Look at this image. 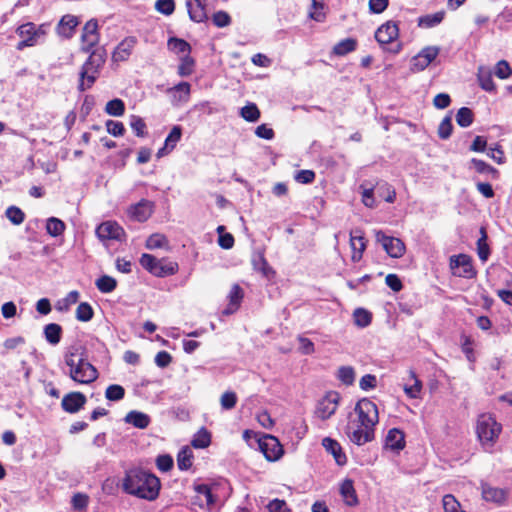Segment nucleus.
Masks as SVG:
<instances>
[{
	"label": "nucleus",
	"instance_id": "52",
	"mask_svg": "<svg viewBox=\"0 0 512 512\" xmlns=\"http://www.w3.org/2000/svg\"><path fill=\"white\" fill-rule=\"evenodd\" d=\"M338 379L345 385H351L355 380V372L351 366H341L338 369Z\"/></svg>",
	"mask_w": 512,
	"mask_h": 512
},
{
	"label": "nucleus",
	"instance_id": "60",
	"mask_svg": "<svg viewBox=\"0 0 512 512\" xmlns=\"http://www.w3.org/2000/svg\"><path fill=\"white\" fill-rule=\"evenodd\" d=\"M471 164L473 165L474 169L481 174H489V173H495L496 169L487 164L486 162L473 158L471 160Z\"/></svg>",
	"mask_w": 512,
	"mask_h": 512
},
{
	"label": "nucleus",
	"instance_id": "2",
	"mask_svg": "<svg viewBox=\"0 0 512 512\" xmlns=\"http://www.w3.org/2000/svg\"><path fill=\"white\" fill-rule=\"evenodd\" d=\"M123 487L127 493L151 501L159 494L160 481L154 474L141 469H132L126 473Z\"/></svg>",
	"mask_w": 512,
	"mask_h": 512
},
{
	"label": "nucleus",
	"instance_id": "6",
	"mask_svg": "<svg viewBox=\"0 0 512 512\" xmlns=\"http://www.w3.org/2000/svg\"><path fill=\"white\" fill-rule=\"evenodd\" d=\"M355 412L358 415V423L369 429H375L379 421L378 409L374 402L369 399H361L357 402Z\"/></svg>",
	"mask_w": 512,
	"mask_h": 512
},
{
	"label": "nucleus",
	"instance_id": "35",
	"mask_svg": "<svg viewBox=\"0 0 512 512\" xmlns=\"http://www.w3.org/2000/svg\"><path fill=\"white\" fill-rule=\"evenodd\" d=\"M65 227V223L56 217H50L47 219L46 231L52 237L60 236L64 232Z\"/></svg>",
	"mask_w": 512,
	"mask_h": 512
},
{
	"label": "nucleus",
	"instance_id": "20",
	"mask_svg": "<svg viewBox=\"0 0 512 512\" xmlns=\"http://www.w3.org/2000/svg\"><path fill=\"white\" fill-rule=\"evenodd\" d=\"M243 290L238 284H234L228 294L229 304L223 310L224 315H230L236 312L243 299Z\"/></svg>",
	"mask_w": 512,
	"mask_h": 512
},
{
	"label": "nucleus",
	"instance_id": "58",
	"mask_svg": "<svg viewBox=\"0 0 512 512\" xmlns=\"http://www.w3.org/2000/svg\"><path fill=\"white\" fill-rule=\"evenodd\" d=\"M511 68L507 61L500 60L495 66V75L500 79H506L511 75Z\"/></svg>",
	"mask_w": 512,
	"mask_h": 512
},
{
	"label": "nucleus",
	"instance_id": "31",
	"mask_svg": "<svg viewBox=\"0 0 512 512\" xmlns=\"http://www.w3.org/2000/svg\"><path fill=\"white\" fill-rule=\"evenodd\" d=\"M252 265L254 270L261 272L265 277H269L271 274H274V271L268 265L262 253H257L253 256Z\"/></svg>",
	"mask_w": 512,
	"mask_h": 512
},
{
	"label": "nucleus",
	"instance_id": "15",
	"mask_svg": "<svg viewBox=\"0 0 512 512\" xmlns=\"http://www.w3.org/2000/svg\"><path fill=\"white\" fill-rule=\"evenodd\" d=\"M399 35V29L395 22L388 21L381 25L375 32V39L381 45L393 42Z\"/></svg>",
	"mask_w": 512,
	"mask_h": 512
},
{
	"label": "nucleus",
	"instance_id": "1",
	"mask_svg": "<svg viewBox=\"0 0 512 512\" xmlns=\"http://www.w3.org/2000/svg\"><path fill=\"white\" fill-rule=\"evenodd\" d=\"M64 362L69 377L79 384H90L98 378L97 369L87 360L80 346H70L64 354Z\"/></svg>",
	"mask_w": 512,
	"mask_h": 512
},
{
	"label": "nucleus",
	"instance_id": "37",
	"mask_svg": "<svg viewBox=\"0 0 512 512\" xmlns=\"http://www.w3.org/2000/svg\"><path fill=\"white\" fill-rule=\"evenodd\" d=\"M169 91L179 93V95H174L175 100L178 102H187L190 96L191 85L188 82H180L169 89Z\"/></svg>",
	"mask_w": 512,
	"mask_h": 512
},
{
	"label": "nucleus",
	"instance_id": "61",
	"mask_svg": "<svg viewBox=\"0 0 512 512\" xmlns=\"http://www.w3.org/2000/svg\"><path fill=\"white\" fill-rule=\"evenodd\" d=\"M315 179V173L312 170H300L295 175V180L298 183L309 184Z\"/></svg>",
	"mask_w": 512,
	"mask_h": 512
},
{
	"label": "nucleus",
	"instance_id": "7",
	"mask_svg": "<svg viewBox=\"0 0 512 512\" xmlns=\"http://www.w3.org/2000/svg\"><path fill=\"white\" fill-rule=\"evenodd\" d=\"M449 266L454 276L471 279L476 276L472 258L467 254L452 255Z\"/></svg>",
	"mask_w": 512,
	"mask_h": 512
},
{
	"label": "nucleus",
	"instance_id": "33",
	"mask_svg": "<svg viewBox=\"0 0 512 512\" xmlns=\"http://www.w3.org/2000/svg\"><path fill=\"white\" fill-rule=\"evenodd\" d=\"M481 237L477 241V254L482 262H486L490 255V249L487 244V233L485 228L480 229Z\"/></svg>",
	"mask_w": 512,
	"mask_h": 512
},
{
	"label": "nucleus",
	"instance_id": "46",
	"mask_svg": "<svg viewBox=\"0 0 512 512\" xmlns=\"http://www.w3.org/2000/svg\"><path fill=\"white\" fill-rule=\"evenodd\" d=\"M240 115L248 122H256L260 118V111L256 104L249 103L241 108Z\"/></svg>",
	"mask_w": 512,
	"mask_h": 512
},
{
	"label": "nucleus",
	"instance_id": "5",
	"mask_svg": "<svg viewBox=\"0 0 512 512\" xmlns=\"http://www.w3.org/2000/svg\"><path fill=\"white\" fill-rule=\"evenodd\" d=\"M141 266L156 277L174 275L178 271V264L166 258L157 259L151 254L144 253L139 260Z\"/></svg>",
	"mask_w": 512,
	"mask_h": 512
},
{
	"label": "nucleus",
	"instance_id": "14",
	"mask_svg": "<svg viewBox=\"0 0 512 512\" xmlns=\"http://www.w3.org/2000/svg\"><path fill=\"white\" fill-rule=\"evenodd\" d=\"M96 234L101 240H120L124 230L116 222L106 221L97 227Z\"/></svg>",
	"mask_w": 512,
	"mask_h": 512
},
{
	"label": "nucleus",
	"instance_id": "43",
	"mask_svg": "<svg viewBox=\"0 0 512 512\" xmlns=\"http://www.w3.org/2000/svg\"><path fill=\"white\" fill-rule=\"evenodd\" d=\"M211 442L210 433L205 429H200L194 436L191 444L195 448H206Z\"/></svg>",
	"mask_w": 512,
	"mask_h": 512
},
{
	"label": "nucleus",
	"instance_id": "11",
	"mask_svg": "<svg viewBox=\"0 0 512 512\" xmlns=\"http://www.w3.org/2000/svg\"><path fill=\"white\" fill-rule=\"evenodd\" d=\"M261 452L268 461H277L283 454V448L278 439L272 435H264L258 440Z\"/></svg>",
	"mask_w": 512,
	"mask_h": 512
},
{
	"label": "nucleus",
	"instance_id": "36",
	"mask_svg": "<svg viewBox=\"0 0 512 512\" xmlns=\"http://www.w3.org/2000/svg\"><path fill=\"white\" fill-rule=\"evenodd\" d=\"M169 49L177 54L189 55L191 46L188 42L179 38H170L168 41Z\"/></svg>",
	"mask_w": 512,
	"mask_h": 512
},
{
	"label": "nucleus",
	"instance_id": "16",
	"mask_svg": "<svg viewBox=\"0 0 512 512\" xmlns=\"http://www.w3.org/2000/svg\"><path fill=\"white\" fill-rule=\"evenodd\" d=\"M86 403V397L81 392H71L62 399V408L68 413L78 412Z\"/></svg>",
	"mask_w": 512,
	"mask_h": 512
},
{
	"label": "nucleus",
	"instance_id": "25",
	"mask_svg": "<svg viewBox=\"0 0 512 512\" xmlns=\"http://www.w3.org/2000/svg\"><path fill=\"white\" fill-rule=\"evenodd\" d=\"M124 420L126 423L139 429L147 428L151 422L149 415L135 410L127 413Z\"/></svg>",
	"mask_w": 512,
	"mask_h": 512
},
{
	"label": "nucleus",
	"instance_id": "38",
	"mask_svg": "<svg viewBox=\"0 0 512 512\" xmlns=\"http://www.w3.org/2000/svg\"><path fill=\"white\" fill-rule=\"evenodd\" d=\"M105 112L110 116L120 117L125 112V104L121 99L115 98L107 102Z\"/></svg>",
	"mask_w": 512,
	"mask_h": 512
},
{
	"label": "nucleus",
	"instance_id": "56",
	"mask_svg": "<svg viewBox=\"0 0 512 512\" xmlns=\"http://www.w3.org/2000/svg\"><path fill=\"white\" fill-rule=\"evenodd\" d=\"M155 8L158 12L164 15H171L175 10L174 0H157Z\"/></svg>",
	"mask_w": 512,
	"mask_h": 512
},
{
	"label": "nucleus",
	"instance_id": "17",
	"mask_svg": "<svg viewBox=\"0 0 512 512\" xmlns=\"http://www.w3.org/2000/svg\"><path fill=\"white\" fill-rule=\"evenodd\" d=\"M153 212V205L148 200H141L129 208V215L138 222L146 221Z\"/></svg>",
	"mask_w": 512,
	"mask_h": 512
},
{
	"label": "nucleus",
	"instance_id": "48",
	"mask_svg": "<svg viewBox=\"0 0 512 512\" xmlns=\"http://www.w3.org/2000/svg\"><path fill=\"white\" fill-rule=\"evenodd\" d=\"M94 311L90 304L82 302L76 309V318L81 322H88L93 318Z\"/></svg>",
	"mask_w": 512,
	"mask_h": 512
},
{
	"label": "nucleus",
	"instance_id": "8",
	"mask_svg": "<svg viewBox=\"0 0 512 512\" xmlns=\"http://www.w3.org/2000/svg\"><path fill=\"white\" fill-rule=\"evenodd\" d=\"M376 241L379 242L386 253L392 258H400L404 255L406 247L399 238L387 236L383 231L375 232Z\"/></svg>",
	"mask_w": 512,
	"mask_h": 512
},
{
	"label": "nucleus",
	"instance_id": "54",
	"mask_svg": "<svg viewBox=\"0 0 512 512\" xmlns=\"http://www.w3.org/2000/svg\"><path fill=\"white\" fill-rule=\"evenodd\" d=\"M237 403V395L235 392L226 391L220 397V404L224 410H231Z\"/></svg>",
	"mask_w": 512,
	"mask_h": 512
},
{
	"label": "nucleus",
	"instance_id": "12",
	"mask_svg": "<svg viewBox=\"0 0 512 512\" xmlns=\"http://www.w3.org/2000/svg\"><path fill=\"white\" fill-rule=\"evenodd\" d=\"M347 435L352 443L362 446L374 440L375 429H369L357 422L355 426H349L347 428Z\"/></svg>",
	"mask_w": 512,
	"mask_h": 512
},
{
	"label": "nucleus",
	"instance_id": "55",
	"mask_svg": "<svg viewBox=\"0 0 512 512\" xmlns=\"http://www.w3.org/2000/svg\"><path fill=\"white\" fill-rule=\"evenodd\" d=\"M452 120L450 116H446L438 127V135L441 139H448L452 134Z\"/></svg>",
	"mask_w": 512,
	"mask_h": 512
},
{
	"label": "nucleus",
	"instance_id": "42",
	"mask_svg": "<svg viewBox=\"0 0 512 512\" xmlns=\"http://www.w3.org/2000/svg\"><path fill=\"white\" fill-rule=\"evenodd\" d=\"M444 11H438L434 14H428L419 18V26H424L427 28L434 27L440 24L444 19Z\"/></svg>",
	"mask_w": 512,
	"mask_h": 512
},
{
	"label": "nucleus",
	"instance_id": "23",
	"mask_svg": "<svg viewBox=\"0 0 512 512\" xmlns=\"http://www.w3.org/2000/svg\"><path fill=\"white\" fill-rule=\"evenodd\" d=\"M385 443L386 446L391 450H402L405 446L404 433L397 428L390 429L386 436Z\"/></svg>",
	"mask_w": 512,
	"mask_h": 512
},
{
	"label": "nucleus",
	"instance_id": "3",
	"mask_svg": "<svg viewBox=\"0 0 512 512\" xmlns=\"http://www.w3.org/2000/svg\"><path fill=\"white\" fill-rule=\"evenodd\" d=\"M105 61L106 52L103 48H97L91 52L79 73L80 79L78 89L80 91H85L94 84Z\"/></svg>",
	"mask_w": 512,
	"mask_h": 512
},
{
	"label": "nucleus",
	"instance_id": "47",
	"mask_svg": "<svg viewBox=\"0 0 512 512\" xmlns=\"http://www.w3.org/2000/svg\"><path fill=\"white\" fill-rule=\"evenodd\" d=\"M5 215L13 225H20L25 220L24 212L17 206H9Z\"/></svg>",
	"mask_w": 512,
	"mask_h": 512
},
{
	"label": "nucleus",
	"instance_id": "9",
	"mask_svg": "<svg viewBox=\"0 0 512 512\" xmlns=\"http://www.w3.org/2000/svg\"><path fill=\"white\" fill-rule=\"evenodd\" d=\"M47 28L48 26L46 24L36 26L32 22H28L19 26L16 32L20 38L26 39L35 46L44 40L47 34Z\"/></svg>",
	"mask_w": 512,
	"mask_h": 512
},
{
	"label": "nucleus",
	"instance_id": "39",
	"mask_svg": "<svg viewBox=\"0 0 512 512\" xmlns=\"http://www.w3.org/2000/svg\"><path fill=\"white\" fill-rule=\"evenodd\" d=\"M95 285L102 293H110L115 290L117 281L111 276L103 275L96 280Z\"/></svg>",
	"mask_w": 512,
	"mask_h": 512
},
{
	"label": "nucleus",
	"instance_id": "4",
	"mask_svg": "<svg viewBox=\"0 0 512 512\" xmlns=\"http://www.w3.org/2000/svg\"><path fill=\"white\" fill-rule=\"evenodd\" d=\"M501 430V424L490 414H482L478 417L476 433L481 445L485 449H491L494 446Z\"/></svg>",
	"mask_w": 512,
	"mask_h": 512
},
{
	"label": "nucleus",
	"instance_id": "57",
	"mask_svg": "<svg viewBox=\"0 0 512 512\" xmlns=\"http://www.w3.org/2000/svg\"><path fill=\"white\" fill-rule=\"evenodd\" d=\"M106 129L109 134L119 137L122 136L125 132V128L122 122L114 121V120H107L106 121Z\"/></svg>",
	"mask_w": 512,
	"mask_h": 512
},
{
	"label": "nucleus",
	"instance_id": "40",
	"mask_svg": "<svg viewBox=\"0 0 512 512\" xmlns=\"http://www.w3.org/2000/svg\"><path fill=\"white\" fill-rule=\"evenodd\" d=\"M474 120V114L470 108L462 107L456 114V122L459 126L466 128L469 127Z\"/></svg>",
	"mask_w": 512,
	"mask_h": 512
},
{
	"label": "nucleus",
	"instance_id": "59",
	"mask_svg": "<svg viewBox=\"0 0 512 512\" xmlns=\"http://www.w3.org/2000/svg\"><path fill=\"white\" fill-rule=\"evenodd\" d=\"M212 20L214 25L220 28L228 26L231 22L229 14L225 11L214 13Z\"/></svg>",
	"mask_w": 512,
	"mask_h": 512
},
{
	"label": "nucleus",
	"instance_id": "51",
	"mask_svg": "<svg viewBox=\"0 0 512 512\" xmlns=\"http://www.w3.org/2000/svg\"><path fill=\"white\" fill-rule=\"evenodd\" d=\"M411 378L414 380V383L410 386H405L404 391L410 398L416 399L419 397V394L422 389V383L421 381L416 377L415 373L413 371L410 372Z\"/></svg>",
	"mask_w": 512,
	"mask_h": 512
},
{
	"label": "nucleus",
	"instance_id": "10",
	"mask_svg": "<svg viewBox=\"0 0 512 512\" xmlns=\"http://www.w3.org/2000/svg\"><path fill=\"white\" fill-rule=\"evenodd\" d=\"M340 396L335 391L328 392L317 404L315 415L321 420L330 418L337 410Z\"/></svg>",
	"mask_w": 512,
	"mask_h": 512
},
{
	"label": "nucleus",
	"instance_id": "24",
	"mask_svg": "<svg viewBox=\"0 0 512 512\" xmlns=\"http://www.w3.org/2000/svg\"><path fill=\"white\" fill-rule=\"evenodd\" d=\"M340 494L346 505L352 507L358 504V498L351 479H346L342 482L340 486Z\"/></svg>",
	"mask_w": 512,
	"mask_h": 512
},
{
	"label": "nucleus",
	"instance_id": "27",
	"mask_svg": "<svg viewBox=\"0 0 512 512\" xmlns=\"http://www.w3.org/2000/svg\"><path fill=\"white\" fill-rule=\"evenodd\" d=\"M482 496L486 501H493L501 503L506 498L504 490L496 487H492L488 484H482Z\"/></svg>",
	"mask_w": 512,
	"mask_h": 512
},
{
	"label": "nucleus",
	"instance_id": "32",
	"mask_svg": "<svg viewBox=\"0 0 512 512\" xmlns=\"http://www.w3.org/2000/svg\"><path fill=\"white\" fill-rule=\"evenodd\" d=\"M478 81L481 88L485 91L492 92L495 90V84L492 79L491 72L484 68L480 67L478 70Z\"/></svg>",
	"mask_w": 512,
	"mask_h": 512
},
{
	"label": "nucleus",
	"instance_id": "21",
	"mask_svg": "<svg viewBox=\"0 0 512 512\" xmlns=\"http://www.w3.org/2000/svg\"><path fill=\"white\" fill-rule=\"evenodd\" d=\"M195 491L198 494V496L196 497L193 503L199 505L200 507H204V504L200 499V496H204L205 507L208 510H211L217 500L216 497L212 494L211 488L207 484H198L195 486Z\"/></svg>",
	"mask_w": 512,
	"mask_h": 512
},
{
	"label": "nucleus",
	"instance_id": "53",
	"mask_svg": "<svg viewBox=\"0 0 512 512\" xmlns=\"http://www.w3.org/2000/svg\"><path fill=\"white\" fill-rule=\"evenodd\" d=\"M130 127L138 137L146 135V124L141 117L132 115L130 117Z\"/></svg>",
	"mask_w": 512,
	"mask_h": 512
},
{
	"label": "nucleus",
	"instance_id": "44",
	"mask_svg": "<svg viewBox=\"0 0 512 512\" xmlns=\"http://www.w3.org/2000/svg\"><path fill=\"white\" fill-rule=\"evenodd\" d=\"M195 61L189 55H184L180 58V65L178 66V74L182 77H187L193 73Z\"/></svg>",
	"mask_w": 512,
	"mask_h": 512
},
{
	"label": "nucleus",
	"instance_id": "13",
	"mask_svg": "<svg viewBox=\"0 0 512 512\" xmlns=\"http://www.w3.org/2000/svg\"><path fill=\"white\" fill-rule=\"evenodd\" d=\"M439 54V48L429 46L423 48L416 56L411 60V66L413 71H423Z\"/></svg>",
	"mask_w": 512,
	"mask_h": 512
},
{
	"label": "nucleus",
	"instance_id": "49",
	"mask_svg": "<svg viewBox=\"0 0 512 512\" xmlns=\"http://www.w3.org/2000/svg\"><path fill=\"white\" fill-rule=\"evenodd\" d=\"M442 505L445 512H465L461 509L460 503L452 494L443 496Z\"/></svg>",
	"mask_w": 512,
	"mask_h": 512
},
{
	"label": "nucleus",
	"instance_id": "18",
	"mask_svg": "<svg viewBox=\"0 0 512 512\" xmlns=\"http://www.w3.org/2000/svg\"><path fill=\"white\" fill-rule=\"evenodd\" d=\"M182 136V128L179 125L173 126L170 133L165 139L164 146L160 148L157 152V157L161 158L167 154H169L180 141Z\"/></svg>",
	"mask_w": 512,
	"mask_h": 512
},
{
	"label": "nucleus",
	"instance_id": "45",
	"mask_svg": "<svg viewBox=\"0 0 512 512\" xmlns=\"http://www.w3.org/2000/svg\"><path fill=\"white\" fill-rule=\"evenodd\" d=\"M354 323L361 328L367 327L372 320L371 313L363 308H357L353 313Z\"/></svg>",
	"mask_w": 512,
	"mask_h": 512
},
{
	"label": "nucleus",
	"instance_id": "28",
	"mask_svg": "<svg viewBox=\"0 0 512 512\" xmlns=\"http://www.w3.org/2000/svg\"><path fill=\"white\" fill-rule=\"evenodd\" d=\"M62 327L56 323H49L44 327V336L51 345H57L61 340Z\"/></svg>",
	"mask_w": 512,
	"mask_h": 512
},
{
	"label": "nucleus",
	"instance_id": "62",
	"mask_svg": "<svg viewBox=\"0 0 512 512\" xmlns=\"http://www.w3.org/2000/svg\"><path fill=\"white\" fill-rule=\"evenodd\" d=\"M156 465L159 470L167 472L173 467V459L169 455H160L157 457Z\"/></svg>",
	"mask_w": 512,
	"mask_h": 512
},
{
	"label": "nucleus",
	"instance_id": "22",
	"mask_svg": "<svg viewBox=\"0 0 512 512\" xmlns=\"http://www.w3.org/2000/svg\"><path fill=\"white\" fill-rule=\"evenodd\" d=\"M135 43L136 40L133 37L126 38L122 42H120L113 52V60L119 62L128 59L132 49L135 46Z\"/></svg>",
	"mask_w": 512,
	"mask_h": 512
},
{
	"label": "nucleus",
	"instance_id": "63",
	"mask_svg": "<svg viewBox=\"0 0 512 512\" xmlns=\"http://www.w3.org/2000/svg\"><path fill=\"white\" fill-rule=\"evenodd\" d=\"M269 512H290L286 502L280 499H274L267 505Z\"/></svg>",
	"mask_w": 512,
	"mask_h": 512
},
{
	"label": "nucleus",
	"instance_id": "34",
	"mask_svg": "<svg viewBox=\"0 0 512 512\" xmlns=\"http://www.w3.org/2000/svg\"><path fill=\"white\" fill-rule=\"evenodd\" d=\"M357 42L355 39L347 38L338 42L334 48L333 53L338 56H344L356 49Z\"/></svg>",
	"mask_w": 512,
	"mask_h": 512
},
{
	"label": "nucleus",
	"instance_id": "50",
	"mask_svg": "<svg viewBox=\"0 0 512 512\" xmlns=\"http://www.w3.org/2000/svg\"><path fill=\"white\" fill-rule=\"evenodd\" d=\"M125 389L121 385H109L105 391V397L110 401H119L124 398Z\"/></svg>",
	"mask_w": 512,
	"mask_h": 512
},
{
	"label": "nucleus",
	"instance_id": "64",
	"mask_svg": "<svg viewBox=\"0 0 512 512\" xmlns=\"http://www.w3.org/2000/svg\"><path fill=\"white\" fill-rule=\"evenodd\" d=\"M377 379L375 375L366 374L364 375L359 382V386L362 390H370L376 387Z\"/></svg>",
	"mask_w": 512,
	"mask_h": 512
},
{
	"label": "nucleus",
	"instance_id": "29",
	"mask_svg": "<svg viewBox=\"0 0 512 512\" xmlns=\"http://www.w3.org/2000/svg\"><path fill=\"white\" fill-rule=\"evenodd\" d=\"M77 25H78V20L75 16L65 15L62 17V19L60 20V23H59V27H58L59 34L69 37Z\"/></svg>",
	"mask_w": 512,
	"mask_h": 512
},
{
	"label": "nucleus",
	"instance_id": "30",
	"mask_svg": "<svg viewBox=\"0 0 512 512\" xmlns=\"http://www.w3.org/2000/svg\"><path fill=\"white\" fill-rule=\"evenodd\" d=\"M193 452L188 446L183 447L177 455V465L180 470H188L193 463Z\"/></svg>",
	"mask_w": 512,
	"mask_h": 512
},
{
	"label": "nucleus",
	"instance_id": "19",
	"mask_svg": "<svg viewBox=\"0 0 512 512\" xmlns=\"http://www.w3.org/2000/svg\"><path fill=\"white\" fill-rule=\"evenodd\" d=\"M189 17L192 21L201 23L207 19L205 6L201 0H186Z\"/></svg>",
	"mask_w": 512,
	"mask_h": 512
},
{
	"label": "nucleus",
	"instance_id": "26",
	"mask_svg": "<svg viewBox=\"0 0 512 512\" xmlns=\"http://www.w3.org/2000/svg\"><path fill=\"white\" fill-rule=\"evenodd\" d=\"M322 445L328 452H330L333 455L335 461L339 465H343L346 463V456L344 453H342L341 446L337 441L329 437H326L323 439Z\"/></svg>",
	"mask_w": 512,
	"mask_h": 512
},
{
	"label": "nucleus",
	"instance_id": "41",
	"mask_svg": "<svg viewBox=\"0 0 512 512\" xmlns=\"http://www.w3.org/2000/svg\"><path fill=\"white\" fill-rule=\"evenodd\" d=\"M168 240L165 235L160 233L152 234L146 240V248L150 250L159 249V248H167Z\"/></svg>",
	"mask_w": 512,
	"mask_h": 512
}]
</instances>
